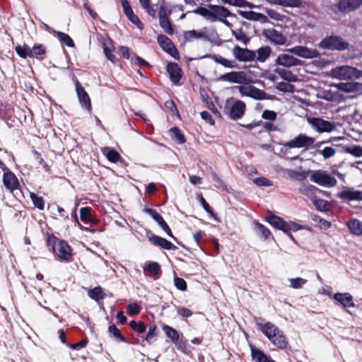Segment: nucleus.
<instances>
[{"mask_svg": "<svg viewBox=\"0 0 362 362\" xmlns=\"http://www.w3.org/2000/svg\"><path fill=\"white\" fill-rule=\"evenodd\" d=\"M262 117L264 119L274 121L277 117V113L273 110H265L262 112Z\"/></svg>", "mask_w": 362, "mask_h": 362, "instance_id": "nucleus-57", "label": "nucleus"}, {"mask_svg": "<svg viewBox=\"0 0 362 362\" xmlns=\"http://www.w3.org/2000/svg\"><path fill=\"white\" fill-rule=\"evenodd\" d=\"M347 226L351 233L356 235H362V222L358 219H354L347 223Z\"/></svg>", "mask_w": 362, "mask_h": 362, "instance_id": "nucleus-33", "label": "nucleus"}, {"mask_svg": "<svg viewBox=\"0 0 362 362\" xmlns=\"http://www.w3.org/2000/svg\"><path fill=\"white\" fill-rule=\"evenodd\" d=\"M282 78L286 80L287 81H296L297 76L293 74L290 71H286L285 69H281L278 71Z\"/></svg>", "mask_w": 362, "mask_h": 362, "instance_id": "nucleus-51", "label": "nucleus"}, {"mask_svg": "<svg viewBox=\"0 0 362 362\" xmlns=\"http://www.w3.org/2000/svg\"><path fill=\"white\" fill-rule=\"evenodd\" d=\"M30 197L33 202V205L40 210H43L45 208V202L42 197H39L33 192L30 194Z\"/></svg>", "mask_w": 362, "mask_h": 362, "instance_id": "nucleus-42", "label": "nucleus"}, {"mask_svg": "<svg viewBox=\"0 0 362 362\" xmlns=\"http://www.w3.org/2000/svg\"><path fill=\"white\" fill-rule=\"evenodd\" d=\"M245 104L242 100H237L231 107L229 112L230 119L236 120L241 118L245 112Z\"/></svg>", "mask_w": 362, "mask_h": 362, "instance_id": "nucleus-24", "label": "nucleus"}, {"mask_svg": "<svg viewBox=\"0 0 362 362\" xmlns=\"http://www.w3.org/2000/svg\"><path fill=\"white\" fill-rule=\"evenodd\" d=\"M145 212L149 214L152 218L157 222V223L160 226V228L171 238H175L172 231L165 221L162 216L157 212V211L154 209L146 208L144 209Z\"/></svg>", "mask_w": 362, "mask_h": 362, "instance_id": "nucleus-18", "label": "nucleus"}, {"mask_svg": "<svg viewBox=\"0 0 362 362\" xmlns=\"http://www.w3.org/2000/svg\"><path fill=\"white\" fill-rule=\"evenodd\" d=\"M292 54L304 59H313L320 57V52L316 49L308 48L305 46H295L287 50Z\"/></svg>", "mask_w": 362, "mask_h": 362, "instance_id": "nucleus-11", "label": "nucleus"}, {"mask_svg": "<svg viewBox=\"0 0 362 362\" xmlns=\"http://www.w3.org/2000/svg\"><path fill=\"white\" fill-rule=\"evenodd\" d=\"M192 12L195 14L204 17L206 19L211 21L212 13L211 8L208 9L205 7L199 6L194 9Z\"/></svg>", "mask_w": 362, "mask_h": 362, "instance_id": "nucleus-40", "label": "nucleus"}, {"mask_svg": "<svg viewBox=\"0 0 362 362\" xmlns=\"http://www.w3.org/2000/svg\"><path fill=\"white\" fill-rule=\"evenodd\" d=\"M338 197L344 201H361L362 200V191L348 189L338 194Z\"/></svg>", "mask_w": 362, "mask_h": 362, "instance_id": "nucleus-25", "label": "nucleus"}, {"mask_svg": "<svg viewBox=\"0 0 362 362\" xmlns=\"http://www.w3.org/2000/svg\"><path fill=\"white\" fill-rule=\"evenodd\" d=\"M234 58L240 62H252L255 60V52L235 45L232 49Z\"/></svg>", "mask_w": 362, "mask_h": 362, "instance_id": "nucleus-8", "label": "nucleus"}, {"mask_svg": "<svg viewBox=\"0 0 362 362\" xmlns=\"http://www.w3.org/2000/svg\"><path fill=\"white\" fill-rule=\"evenodd\" d=\"M287 173L290 178L296 180H302L305 177L303 173L294 170H288Z\"/></svg>", "mask_w": 362, "mask_h": 362, "instance_id": "nucleus-61", "label": "nucleus"}, {"mask_svg": "<svg viewBox=\"0 0 362 362\" xmlns=\"http://www.w3.org/2000/svg\"><path fill=\"white\" fill-rule=\"evenodd\" d=\"M331 76L339 80H353L361 77L362 71L350 66H341L332 69Z\"/></svg>", "mask_w": 362, "mask_h": 362, "instance_id": "nucleus-3", "label": "nucleus"}, {"mask_svg": "<svg viewBox=\"0 0 362 362\" xmlns=\"http://www.w3.org/2000/svg\"><path fill=\"white\" fill-rule=\"evenodd\" d=\"M76 90L80 105L85 110H91V103L89 95L78 81L76 82Z\"/></svg>", "mask_w": 362, "mask_h": 362, "instance_id": "nucleus-15", "label": "nucleus"}, {"mask_svg": "<svg viewBox=\"0 0 362 362\" xmlns=\"http://www.w3.org/2000/svg\"><path fill=\"white\" fill-rule=\"evenodd\" d=\"M160 26L161 28L167 34L171 35L174 33V29L173 25L169 20V18L160 21H159Z\"/></svg>", "mask_w": 362, "mask_h": 362, "instance_id": "nucleus-47", "label": "nucleus"}, {"mask_svg": "<svg viewBox=\"0 0 362 362\" xmlns=\"http://www.w3.org/2000/svg\"><path fill=\"white\" fill-rule=\"evenodd\" d=\"M269 223L274 228L282 230L286 235L290 233L289 221L286 222L283 218L276 215H271L267 218Z\"/></svg>", "mask_w": 362, "mask_h": 362, "instance_id": "nucleus-21", "label": "nucleus"}, {"mask_svg": "<svg viewBox=\"0 0 362 362\" xmlns=\"http://www.w3.org/2000/svg\"><path fill=\"white\" fill-rule=\"evenodd\" d=\"M239 93L242 96H247L255 100H263L266 98V93L252 85L238 87Z\"/></svg>", "mask_w": 362, "mask_h": 362, "instance_id": "nucleus-14", "label": "nucleus"}, {"mask_svg": "<svg viewBox=\"0 0 362 362\" xmlns=\"http://www.w3.org/2000/svg\"><path fill=\"white\" fill-rule=\"evenodd\" d=\"M127 18L133 23L135 25H136V27L138 28H139L140 30H142L144 29V24L143 23L139 20V18H138V16L136 15H135L134 13H133L132 15L129 16L127 17Z\"/></svg>", "mask_w": 362, "mask_h": 362, "instance_id": "nucleus-62", "label": "nucleus"}, {"mask_svg": "<svg viewBox=\"0 0 362 362\" xmlns=\"http://www.w3.org/2000/svg\"><path fill=\"white\" fill-rule=\"evenodd\" d=\"M222 1L224 4H228L237 7H247L251 4V3L246 0H222Z\"/></svg>", "mask_w": 362, "mask_h": 362, "instance_id": "nucleus-53", "label": "nucleus"}, {"mask_svg": "<svg viewBox=\"0 0 362 362\" xmlns=\"http://www.w3.org/2000/svg\"><path fill=\"white\" fill-rule=\"evenodd\" d=\"M56 254L60 259L69 262L71 259V247L64 240H59L55 246Z\"/></svg>", "mask_w": 362, "mask_h": 362, "instance_id": "nucleus-16", "label": "nucleus"}, {"mask_svg": "<svg viewBox=\"0 0 362 362\" xmlns=\"http://www.w3.org/2000/svg\"><path fill=\"white\" fill-rule=\"evenodd\" d=\"M315 142V139L308 136L305 134H300L293 139L284 144V147L288 148H308L311 146Z\"/></svg>", "mask_w": 362, "mask_h": 362, "instance_id": "nucleus-7", "label": "nucleus"}, {"mask_svg": "<svg viewBox=\"0 0 362 362\" xmlns=\"http://www.w3.org/2000/svg\"><path fill=\"white\" fill-rule=\"evenodd\" d=\"M251 356L255 362H270L272 361L263 351L255 347L251 348Z\"/></svg>", "mask_w": 362, "mask_h": 362, "instance_id": "nucleus-31", "label": "nucleus"}, {"mask_svg": "<svg viewBox=\"0 0 362 362\" xmlns=\"http://www.w3.org/2000/svg\"><path fill=\"white\" fill-rule=\"evenodd\" d=\"M170 131L177 144H182L185 143V136L178 127H172Z\"/></svg>", "mask_w": 362, "mask_h": 362, "instance_id": "nucleus-41", "label": "nucleus"}, {"mask_svg": "<svg viewBox=\"0 0 362 362\" xmlns=\"http://www.w3.org/2000/svg\"><path fill=\"white\" fill-rule=\"evenodd\" d=\"M156 330V325L154 324L151 325L148 328V333L145 338L146 340L148 341V343L151 344L156 340V339H155Z\"/></svg>", "mask_w": 362, "mask_h": 362, "instance_id": "nucleus-55", "label": "nucleus"}, {"mask_svg": "<svg viewBox=\"0 0 362 362\" xmlns=\"http://www.w3.org/2000/svg\"><path fill=\"white\" fill-rule=\"evenodd\" d=\"M32 52V58L37 57L39 58L42 56H44L46 54V48L42 45H35L33 48H31Z\"/></svg>", "mask_w": 362, "mask_h": 362, "instance_id": "nucleus-43", "label": "nucleus"}, {"mask_svg": "<svg viewBox=\"0 0 362 362\" xmlns=\"http://www.w3.org/2000/svg\"><path fill=\"white\" fill-rule=\"evenodd\" d=\"M314 206L316 209L321 211H325L328 210V202L327 201L322 199H317L316 197L313 200Z\"/></svg>", "mask_w": 362, "mask_h": 362, "instance_id": "nucleus-46", "label": "nucleus"}, {"mask_svg": "<svg viewBox=\"0 0 362 362\" xmlns=\"http://www.w3.org/2000/svg\"><path fill=\"white\" fill-rule=\"evenodd\" d=\"M103 154L107 159L112 163H117L121 158L119 153L109 147H105L102 150Z\"/></svg>", "mask_w": 362, "mask_h": 362, "instance_id": "nucleus-32", "label": "nucleus"}, {"mask_svg": "<svg viewBox=\"0 0 362 362\" xmlns=\"http://www.w3.org/2000/svg\"><path fill=\"white\" fill-rule=\"evenodd\" d=\"M238 13L243 18L249 21H259L262 23H267L269 22L267 16L261 13H257L252 11H239Z\"/></svg>", "mask_w": 362, "mask_h": 362, "instance_id": "nucleus-23", "label": "nucleus"}, {"mask_svg": "<svg viewBox=\"0 0 362 362\" xmlns=\"http://www.w3.org/2000/svg\"><path fill=\"white\" fill-rule=\"evenodd\" d=\"M290 286L294 289H298L303 287V286L307 282V280L301 277H296L289 279Z\"/></svg>", "mask_w": 362, "mask_h": 362, "instance_id": "nucleus-48", "label": "nucleus"}, {"mask_svg": "<svg viewBox=\"0 0 362 362\" xmlns=\"http://www.w3.org/2000/svg\"><path fill=\"white\" fill-rule=\"evenodd\" d=\"M317 190V188L314 187L313 185H303L299 188L300 192L306 196L308 198H309L310 200H313L315 197V191Z\"/></svg>", "mask_w": 362, "mask_h": 362, "instance_id": "nucleus-36", "label": "nucleus"}, {"mask_svg": "<svg viewBox=\"0 0 362 362\" xmlns=\"http://www.w3.org/2000/svg\"><path fill=\"white\" fill-rule=\"evenodd\" d=\"M264 129L267 132H281V128L279 125H276L272 121L266 122L263 124Z\"/></svg>", "mask_w": 362, "mask_h": 362, "instance_id": "nucleus-59", "label": "nucleus"}, {"mask_svg": "<svg viewBox=\"0 0 362 362\" xmlns=\"http://www.w3.org/2000/svg\"><path fill=\"white\" fill-rule=\"evenodd\" d=\"M333 6L334 8H337L340 13L347 14L362 6V0H339Z\"/></svg>", "mask_w": 362, "mask_h": 362, "instance_id": "nucleus-9", "label": "nucleus"}, {"mask_svg": "<svg viewBox=\"0 0 362 362\" xmlns=\"http://www.w3.org/2000/svg\"><path fill=\"white\" fill-rule=\"evenodd\" d=\"M3 183L4 187L11 192L17 189L20 186L17 177L8 169H6V171L3 175Z\"/></svg>", "mask_w": 362, "mask_h": 362, "instance_id": "nucleus-19", "label": "nucleus"}, {"mask_svg": "<svg viewBox=\"0 0 362 362\" xmlns=\"http://www.w3.org/2000/svg\"><path fill=\"white\" fill-rule=\"evenodd\" d=\"M88 296L95 301H99L105 298L103 288L100 286H96L90 289L88 293Z\"/></svg>", "mask_w": 362, "mask_h": 362, "instance_id": "nucleus-37", "label": "nucleus"}, {"mask_svg": "<svg viewBox=\"0 0 362 362\" xmlns=\"http://www.w3.org/2000/svg\"><path fill=\"white\" fill-rule=\"evenodd\" d=\"M255 52V60L259 63L265 62L272 54V48L269 46H264L257 49Z\"/></svg>", "mask_w": 362, "mask_h": 362, "instance_id": "nucleus-29", "label": "nucleus"}, {"mask_svg": "<svg viewBox=\"0 0 362 362\" xmlns=\"http://www.w3.org/2000/svg\"><path fill=\"white\" fill-rule=\"evenodd\" d=\"M277 88L282 92H291L293 86L286 82H280L277 84Z\"/></svg>", "mask_w": 362, "mask_h": 362, "instance_id": "nucleus-64", "label": "nucleus"}, {"mask_svg": "<svg viewBox=\"0 0 362 362\" xmlns=\"http://www.w3.org/2000/svg\"><path fill=\"white\" fill-rule=\"evenodd\" d=\"M345 151L356 157H362V146L358 145H353L347 146Z\"/></svg>", "mask_w": 362, "mask_h": 362, "instance_id": "nucleus-49", "label": "nucleus"}, {"mask_svg": "<svg viewBox=\"0 0 362 362\" xmlns=\"http://www.w3.org/2000/svg\"><path fill=\"white\" fill-rule=\"evenodd\" d=\"M209 8L211 9L212 18L211 22L216 21H222L223 18H226L231 16L229 10L223 6L219 5H209Z\"/></svg>", "mask_w": 362, "mask_h": 362, "instance_id": "nucleus-22", "label": "nucleus"}, {"mask_svg": "<svg viewBox=\"0 0 362 362\" xmlns=\"http://www.w3.org/2000/svg\"><path fill=\"white\" fill-rule=\"evenodd\" d=\"M15 50L17 54L23 59H26L27 57L32 58V52L31 48L26 44H24L23 46L18 45L15 47Z\"/></svg>", "mask_w": 362, "mask_h": 362, "instance_id": "nucleus-35", "label": "nucleus"}, {"mask_svg": "<svg viewBox=\"0 0 362 362\" xmlns=\"http://www.w3.org/2000/svg\"><path fill=\"white\" fill-rule=\"evenodd\" d=\"M127 311L129 315H135L140 313L141 307L136 303H130L127 306Z\"/></svg>", "mask_w": 362, "mask_h": 362, "instance_id": "nucleus-60", "label": "nucleus"}, {"mask_svg": "<svg viewBox=\"0 0 362 362\" xmlns=\"http://www.w3.org/2000/svg\"><path fill=\"white\" fill-rule=\"evenodd\" d=\"M254 225L255 230L261 235L262 238L264 240L269 238L271 235V232L266 226L257 221L254 222Z\"/></svg>", "mask_w": 362, "mask_h": 362, "instance_id": "nucleus-38", "label": "nucleus"}, {"mask_svg": "<svg viewBox=\"0 0 362 362\" xmlns=\"http://www.w3.org/2000/svg\"><path fill=\"white\" fill-rule=\"evenodd\" d=\"M255 325L258 330H259L275 346L279 349H284L288 346V341L284 332L277 326L271 322L264 323L255 321Z\"/></svg>", "mask_w": 362, "mask_h": 362, "instance_id": "nucleus-1", "label": "nucleus"}, {"mask_svg": "<svg viewBox=\"0 0 362 362\" xmlns=\"http://www.w3.org/2000/svg\"><path fill=\"white\" fill-rule=\"evenodd\" d=\"M218 81H227L232 83L243 84L249 82V76L243 71H230L221 75L216 79Z\"/></svg>", "mask_w": 362, "mask_h": 362, "instance_id": "nucleus-6", "label": "nucleus"}, {"mask_svg": "<svg viewBox=\"0 0 362 362\" xmlns=\"http://www.w3.org/2000/svg\"><path fill=\"white\" fill-rule=\"evenodd\" d=\"M144 269H147L149 272L155 275H159L161 273L160 266L156 262H148Z\"/></svg>", "mask_w": 362, "mask_h": 362, "instance_id": "nucleus-45", "label": "nucleus"}, {"mask_svg": "<svg viewBox=\"0 0 362 362\" xmlns=\"http://www.w3.org/2000/svg\"><path fill=\"white\" fill-rule=\"evenodd\" d=\"M170 81L176 86L180 85V81L182 78V73L180 67L175 62H169L166 67Z\"/></svg>", "mask_w": 362, "mask_h": 362, "instance_id": "nucleus-17", "label": "nucleus"}, {"mask_svg": "<svg viewBox=\"0 0 362 362\" xmlns=\"http://www.w3.org/2000/svg\"><path fill=\"white\" fill-rule=\"evenodd\" d=\"M183 37L186 41H191L193 39H202L205 41H211L218 38V33L214 29L203 28L199 31L192 30L185 31Z\"/></svg>", "mask_w": 362, "mask_h": 362, "instance_id": "nucleus-4", "label": "nucleus"}, {"mask_svg": "<svg viewBox=\"0 0 362 362\" xmlns=\"http://www.w3.org/2000/svg\"><path fill=\"white\" fill-rule=\"evenodd\" d=\"M275 64L284 67L300 65L301 61L288 54H280L275 59Z\"/></svg>", "mask_w": 362, "mask_h": 362, "instance_id": "nucleus-20", "label": "nucleus"}, {"mask_svg": "<svg viewBox=\"0 0 362 362\" xmlns=\"http://www.w3.org/2000/svg\"><path fill=\"white\" fill-rule=\"evenodd\" d=\"M109 332L112 334L118 341H125L126 338L122 335L119 329L115 325H110L108 328Z\"/></svg>", "mask_w": 362, "mask_h": 362, "instance_id": "nucleus-52", "label": "nucleus"}, {"mask_svg": "<svg viewBox=\"0 0 362 362\" xmlns=\"http://www.w3.org/2000/svg\"><path fill=\"white\" fill-rule=\"evenodd\" d=\"M211 59L216 64H219L226 68L234 69L237 67V64L234 61L227 59L221 55H213Z\"/></svg>", "mask_w": 362, "mask_h": 362, "instance_id": "nucleus-30", "label": "nucleus"}, {"mask_svg": "<svg viewBox=\"0 0 362 362\" xmlns=\"http://www.w3.org/2000/svg\"><path fill=\"white\" fill-rule=\"evenodd\" d=\"M318 47L323 49L344 51L349 48V43L341 36L332 35L322 39Z\"/></svg>", "mask_w": 362, "mask_h": 362, "instance_id": "nucleus-2", "label": "nucleus"}, {"mask_svg": "<svg viewBox=\"0 0 362 362\" xmlns=\"http://www.w3.org/2000/svg\"><path fill=\"white\" fill-rule=\"evenodd\" d=\"M122 7L124 8V12L127 17L132 15L134 13L129 1L127 0H120Z\"/></svg>", "mask_w": 362, "mask_h": 362, "instance_id": "nucleus-63", "label": "nucleus"}, {"mask_svg": "<svg viewBox=\"0 0 362 362\" xmlns=\"http://www.w3.org/2000/svg\"><path fill=\"white\" fill-rule=\"evenodd\" d=\"M310 180L320 186L326 187H333L337 183L334 177L322 170L314 171L310 175Z\"/></svg>", "mask_w": 362, "mask_h": 362, "instance_id": "nucleus-5", "label": "nucleus"}, {"mask_svg": "<svg viewBox=\"0 0 362 362\" xmlns=\"http://www.w3.org/2000/svg\"><path fill=\"white\" fill-rule=\"evenodd\" d=\"M149 240L156 246L160 247L162 249L170 250H177V247L173 245L172 243L166 240L165 238H161L158 235H152L149 238Z\"/></svg>", "mask_w": 362, "mask_h": 362, "instance_id": "nucleus-26", "label": "nucleus"}, {"mask_svg": "<svg viewBox=\"0 0 362 362\" xmlns=\"http://www.w3.org/2000/svg\"><path fill=\"white\" fill-rule=\"evenodd\" d=\"M253 182L257 186H272L273 183L271 180L264 177H256L253 180Z\"/></svg>", "mask_w": 362, "mask_h": 362, "instance_id": "nucleus-56", "label": "nucleus"}, {"mask_svg": "<svg viewBox=\"0 0 362 362\" xmlns=\"http://www.w3.org/2000/svg\"><path fill=\"white\" fill-rule=\"evenodd\" d=\"M308 122L312 128L320 133L331 132L335 128L334 123L318 117H312Z\"/></svg>", "mask_w": 362, "mask_h": 362, "instance_id": "nucleus-12", "label": "nucleus"}, {"mask_svg": "<svg viewBox=\"0 0 362 362\" xmlns=\"http://www.w3.org/2000/svg\"><path fill=\"white\" fill-rule=\"evenodd\" d=\"M272 5H279L284 7L301 8L303 6L302 0H265Z\"/></svg>", "mask_w": 362, "mask_h": 362, "instance_id": "nucleus-28", "label": "nucleus"}, {"mask_svg": "<svg viewBox=\"0 0 362 362\" xmlns=\"http://www.w3.org/2000/svg\"><path fill=\"white\" fill-rule=\"evenodd\" d=\"M232 34L237 40L244 43L245 45H246L249 41L246 34L241 29L232 30Z\"/></svg>", "mask_w": 362, "mask_h": 362, "instance_id": "nucleus-50", "label": "nucleus"}, {"mask_svg": "<svg viewBox=\"0 0 362 362\" xmlns=\"http://www.w3.org/2000/svg\"><path fill=\"white\" fill-rule=\"evenodd\" d=\"M157 42L160 47L175 59L179 58V53L172 40L166 35L160 34L157 36Z\"/></svg>", "mask_w": 362, "mask_h": 362, "instance_id": "nucleus-13", "label": "nucleus"}, {"mask_svg": "<svg viewBox=\"0 0 362 362\" xmlns=\"http://www.w3.org/2000/svg\"><path fill=\"white\" fill-rule=\"evenodd\" d=\"M174 285L180 291H185L187 290V283L182 278L175 277Z\"/></svg>", "mask_w": 362, "mask_h": 362, "instance_id": "nucleus-58", "label": "nucleus"}, {"mask_svg": "<svg viewBox=\"0 0 362 362\" xmlns=\"http://www.w3.org/2000/svg\"><path fill=\"white\" fill-rule=\"evenodd\" d=\"M334 300L339 302L344 308H354L353 296L349 293H337L334 296Z\"/></svg>", "mask_w": 362, "mask_h": 362, "instance_id": "nucleus-27", "label": "nucleus"}, {"mask_svg": "<svg viewBox=\"0 0 362 362\" xmlns=\"http://www.w3.org/2000/svg\"><path fill=\"white\" fill-rule=\"evenodd\" d=\"M130 327L139 333H144L146 329V324L144 322H136V321H131L129 323Z\"/></svg>", "mask_w": 362, "mask_h": 362, "instance_id": "nucleus-54", "label": "nucleus"}, {"mask_svg": "<svg viewBox=\"0 0 362 362\" xmlns=\"http://www.w3.org/2000/svg\"><path fill=\"white\" fill-rule=\"evenodd\" d=\"M56 34L62 43L64 44L69 47H73L74 46V42L69 35L59 31H57Z\"/></svg>", "mask_w": 362, "mask_h": 362, "instance_id": "nucleus-39", "label": "nucleus"}, {"mask_svg": "<svg viewBox=\"0 0 362 362\" xmlns=\"http://www.w3.org/2000/svg\"><path fill=\"white\" fill-rule=\"evenodd\" d=\"M317 153L321 155L325 159H327L335 155L336 149L332 146H326L322 150H318Z\"/></svg>", "mask_w": 362, "mask_h": 362, "instance_id": "nucleus-44", "label": "nucleus"}, {"mask_svg": "<svg viewBox=\"0 0 362 362\" xmlns=\"http://www.w3.org/2000/svg\"><path fill=\"white\" fill-rule=\"evenodd\" d=\"M163 330L165 332V335L171 339V341L176 344L179 340V332L174 328L171 327L169 325H163Z\"/></svg>", "mask_w": 362, "mask_h": 362, "instance_id": "nucleus-34", "label": "nucleus"}, {"mask_svg": "<svg viewBox=\"0 0 362 362\" xmlns=\"http://www.w3.org/2000/svg\"><path fill=\"white\" fill-rule=\"evenodd\" d=\"M262 35L267 40L274 45H284L286 42V37L284 35L274 28L264 29Z\"/></svg>", "mask_w": 362, "mask_h": 362, "instance_id": "nucleus-10", "label": "nucleus"}]
</instances>
